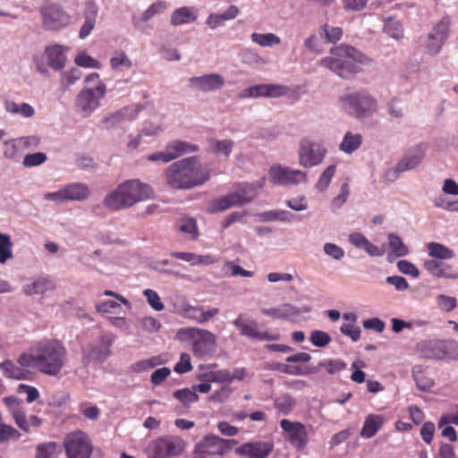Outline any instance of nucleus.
<instances>
[{
	"instance_id": "nucleus-1",
	"label": "nucleus",
	"mask_w": 458,
	"mask_h": 458,
	"mask_svg": "<svg viewBox=\"0 0 458 458\" xmlns=\"http://www.w3.org/2000/svg\"><path fill=\"white\" fill-rule=\"evenodd\" d=\"M66 360L67 352L64 344L58 340L46 339L38 342L30 352L21 354L17 362L55 377L63 369Z\"/></svg>"
},
{
	"instance_id": "nucleus-2",
	"label": "nucleus",
	"mask_w": 458,
	"mask_h": 458,
	"mask_svg": "<svg viewBox=\"0 0 458 458\" xmlns=\"http://www.w3.org/2000/svg\"><path fill=\"white\" fill-rule=\"evenodd\" d=\"M165 177L171 188L189 190L208 182L210 171L197 157H191L172 163L165 170Z\"/></svg>"
},
{
	"instance_id": "nucleus-3",
	"label": "nucleus",
	"mask_w": 458,
	"mask_h": 458,
	"mask_svg": "<svg viewBox=\"0 0 458 458\" xmlns=\"http://www.w3.org/2000/svg\"><path fill=\"white\" fill-rule=\"evenodd\" d=\"M371 63L362 53L348 45H340L330 50L329 55L321 58L318 65L328 69L343 79H349L360 71L361 65Z\"/></svg>"
},
{
	"instance_id": "nucleus-4",
	"label": "nucleus",
	"mask_w": 458,
	"mask_h": 458,
	"mask_svg": "<svg viewBox=\"0 0 458 458\" xmlns=\"http://www.w3.org/2000/svg\"><path fill=\"white\" fill-rule=\"evenodd\" d=\"M152 188L138 179L127 180L120 183L113 191L106 195L103 204L112 210L129 208L135 204L153 198Z\"/></svg>"
},
{
	"instance_id": "nucleus-5",
	"label": "nucleus",
	"mask_w": 458,
	"mask_h": 458,
	"mask_svg": "<svg viewBox=\"0 0 458 458\" xmlns=\"http://www.w3.org/2000/svg\"><path fill=\"white\" fill-rule=\"evenodd\" d=\"M83 84L74 98L73 109L81 117L89 118L101 106L107 87L95 72L84 77Z\"/></svg>"
},
{
	"instance_id": "nucleus-6",
	"label": "nucleus",
	"mask_w": 458,
	"mask_h": 458,
	"mask_svg": "<svg viewBox=\"0 0 458 458\" xmlns=\"http://www.w3.org/2000/svg\"><path fill=\"white\" fill-rule=\"evenodd\" d=\"M337 106L340 111L359 121L373 116L379 109L377 98L365 89L342 94L337 99Z\"/></svg>"
},
{
	"instance_id": "nucleus-7",
	"label": "nucleus",
	"mask_w": 458,
	"mask_h": 458,
	"mask_svg": "<svg viewBox=\"0 0 458 458\" xmlns=\"http://www.w3.org/2000/svg\"><path fill=\"white\" fill-rule=\"evenodd\" d=\"M266 183V178L261 177L255 182L240 184L233 191L215 199L209 206L210 212H221L232 207L243 206L251 202Z\"/></svg>"
},
{
	"instance_id": "nucleus-8",
	"label": "nucleus",
	"mask_w": 458,
	"mask_h": 458,
	"mask_svg": "<svg viewBox=\"0 0 458 458\" xmlns=\"http://www.w3.org/2000/svg\"><path fill=\"white\" fill-rule=\"evenodd\" d=\"M178 338L191 344V351L198 358L211 355L216 351V336L208 330L184 327L178 330Z\"/></svg>"
},
{
	"instance_id": "nucleus-9",
	"label": "nucleus",
	"mask_w": 458,
	"mask_h": 458,
	"mask_svg": "<svg viewBox=\"0 0 458 458\" xmlns=\"http://www.w3.org/2000/svg\"><path fill=\"white\" fill-rule=\"evenodd\" d=\"M67 458H90L93 451V444L89 436L76 429L66 434L63 442Z\"/></svg>"
},
{
	"instance_id": "nucleus-10",
	"label": "nucleus",
	"mask_w": 458,
	"mask_h": 458,
	"mask_svg": "<svg viewBox=\"0 0 458 458\" xmlns=\"http://www.w3.org/2000/svg\"><path fill=\"white\" fill-rule=\"evenodd\" d=\"M327 154V148L320 142L304 137L298 147V162L301 167L311 168L320 165Z\"/></svg>"
},
{
	"instance_id": "nucleus-11",
	"label": "nucleus",
	"mask_w": 458,
	"mask_h": 458,
	"mask_svg": "<svg viewBox=\"0 0 458 458\" xmlns=\"http://www.w3.org/2000/svg\"><path fill=\"white\" fill-rule=\"evenodd\" d=\"M269 181L276 185L293 186L307 182V173L276 164L268 169Z\"/></svg>"
},
{
	"instance_id": "nucleus-12",
	"label": "nucleus",
	"mask_w": 458,
	"mask_h": 458,
	"mask_svg": "<svg viewBox=\"0 0 458 458\" xmlns=\"http://www.w3.org/2000/svg\"><path fill=\"white\" fill-rule=\"evenodd\" d=\"M183 451L181 439L173 437H159L151 442L148 450V458H172Z\"/></svg>"
},
{
	"instance_id": "nucleus-13",
	"label": "nucleus",
	"mask_w": 458,
	"mask_h": 458,
	"mask_svg": "<svg viewBox=\"0 0 458 458\" xmlns=\"http://www.w3.org/2000/svg\"><path fill=\"white\" fill-rule=\"evenodd\" d=\"M39 144V138L37 136H26L11 139L4 141L2 153L5 159L12 162H19L22 153Z\"/></svg>"
},
{
	"instance_id": "nucleus-14",
	"label": "nucleus",
	"mask_w": 458,
	"mask_h": 458,
	"mask_svg": "<svg viewBox=\"0 0 458 458\" xmlns=\"http://www.w3.org/2000/svg\"><path fill=\"white\" fill-rule=\"evenodd\" d=\"M40 14L42 25L47 30H59L71 22L70 15L55 4L43 6Z\"/></svg>"
},
{
	"instance_id": "nucleus-15",
	"label": "nucleus",
	"mask_w": 458,
	"mask_h": 458,
	"mask_svg": "<svg viewBox=\"0 0 458 458\" xmlns=\"http://www.w3.org/2000/svg\"><path fill=\"white\" fill-rule=\"evenodd\" d=\"M142 110L140 105H131L117 111L106 114L100 123L103 129L112 131L120 127L125 122L136 119Z\"/></svg>"
},
{
	"instance_id": "nucleus-16",
	"label": "nucleus",
	"mask_w": 458,
	"mask_h": 458,
	"mask_svg": "<svg viewBox=\"0 0 458 458\" xmlns=\"http://www.w3.org/2000/svg\"><path fill=\"white\" fill-rule=\"evenodd\" d=\"M114 342L113 337L105 335H102L98 343L88 344L82 351V361L85 365L93 362L102 363L110 355V346Z\"/></svg>"
},
{
	"instance_id": "nucleus-17",
	"label": "nucleus",
	"mask_w": 458,
	"mask_h": 458,
	"mask_svg": "<svg viewBox=\"0 0 458 458\" xmlns=\"http://www.w3.org/2000/svg\"><path fill=\"white\" fill-rule=\"evenodd\" d=\"M450 22L447 19L439 21L428 33L424 47L430 55H437L449 36Z\"/></svg>"
},
{
	"instance_id": "nucleus-18",
	"label": "nucleus",
	"mask_w": 458,
	"mask_h": 458,
	"mask_svg": "<svg viewBox=\"0 0 458 458\" xmlns=\"http://www.w3.org/2000/svg\"><path fill=\"white\" fill-rule=\"evenodd\" d=\"M241 335L256 341H276L280 339L278 332L259 331L253 320L243 319L242 316L233 321Z\"/></svg>"
},
{
	"instance_id": "nucleus-19",
	"label": "nucleus",
	"mask_w": 458,
	"mask_h": 458,
	"mask_svg": "<svg viewBox=\"0 0 458 458\" xmlns=\"http://www.w3.org/2000/svg\"><path fill=\"white\" fill-rule=\"evenodd\" d=\"M287 93L284 86L276 84H258L242 89L239 98H278Z\"/></svg>"
},
{
	"instance_id": "nucleus-20",
	"label": "nucleus",
	"mask_w": 458,
	"mask_h": 458,
	"mask_svg": "<svg viewBox=\"0 0 458 458\" xmlns=\"http://www.w3.org/2000/svg\"><path fill=\"white\" fill-rule=\"evenodd\" d=\"M189 86L203 93L214 92L225 86V79L218 73H208L190 78Z\"/></svg>"
},
{
	"instance_id": "nucleus-21",
	"label": "nucleus",
	"mask_w": 458,
	"mask_h": 458,
	"mask_svg": "<svg viewBox=\"0 0 458 458\" xmlns=\"http://www.w3.org/2000/svg\"><path fill=\"white\" fill-rule=\"evenodd\" d=\"M274 449L271 441L247 442L235 449V454L244 458H267Z\"/></svg>"
},
{
	"instance_id": "nucleus-22",
	"label": "nucleus",
	"mask_w": 458,
	"mask_h": 458,
	"mask_svg": "<svg viewBox=\"0 0 458 458\" xmlns=\"http://www.w3.org/2000/svg\"><path fill=\"white\" fill-rule=\"evenodd\" d=\"M280 426L287 434V438L293 445L297 448H302L306 445L308 442V435L301 423L293 422L288 420H282Z\"/></svg>"
},
{
	"instance_id": "nucleus-23",
	"label": "nucleus",
	"mask_w": 458,
	"mask_h": 458,
	"mask_svg": "<svg viewBox=\"0 0 458 458\" xmlns=\"http://www.w3.org/2000/svg\"><path fill=\"white\" fill-rule=\"evenodd\" d=\"M228 445L226 441L216 436H207L196 445V453L199 455H223Z\"/></svg>"
},
{
	"instance_id": "nucleus-24",
	"label": "nucleus",
	"mask_w": 458,
	"mask_h": 458,
	"mask_svg": "<svg viewBox=\"0 0 458 458\" xmlns=\"http://www.w3.org/2000/svg\"><path fill=\"white\" fill-rule=\"evenodd\" d=\"M55 283L48 276H40L29 279L22 286L25 294L29 296L44 294L55 289Z\"/></svg>"
},
{
	"instance_id": "nucleus-25",
	"label": "nucleus",
	"mask_w": 458,
	"mask_h": 458,
	"mask_svg": "<svg viewBox=\"0 0 458 458\" xmlns=\"http://www.w3.org/2000/svg\"><path fill=\"white\" fill-rule=\"evenodd\" d=\"M69 50V47L58 44L47 47L45 55L47 57V65L55 71L63 70L67 62L66 53Z\"/></svg>"
},
{
	"instance_id": "nucleus-26",
	"label": "nucleus",
	"mask_w": 458,
	"mask_h": 458,
	"mask_svg": "<svg viewBox=\"0 0 458 458\" xmlns=\"http://www.w3.org/2000/svg\"><path fill=\"white\" fill-rule=\"evenodd\" d=\"M168 7V3L164 0H158L152 3L141 14L132 16L131 21L133 26L136 29L141 30L146 22L165 13Z\"/></svg>"
},
{
	"instance_id": "nucleus-27",
	"label": "nucleus",
	"mask_w": 458,
	"mask_h": 458,
	"mask_svg": "<svg viewBox=\"0 0 458 458\" xmlns=\"http://www.w3.org/2000/svg\"><path fill=\"white\" fill-rule=\"evenodd\" d=\"M198 17L199 10L195 6H181L172 12L170 23L174 27L191 24L195 22Z\"/></svg>"
},
{
	"instance_id": "nucleus-28",
	"label": "nucleus",
	"mask_w": 458,
	"mask_h": 458,
	"mask_svg": "<svg viewBox=\"0 0 458 458\" xmlns=\"http://www.w3.org/2000/svg\"><path fill=\"white\" fill-rule=\"evenodd\" d=\"M424 158V152L419 146L411 148L395 165L394 173L400 174L417 167Z\"/></svg>"
},
{
	"instance_id": "nucleus-29",
	"label": "nucleus",
	"mask_w": 458,
	"mask_h": 458,
	"mask_svg": "<svg viewBox=\"0 0 458 458\" xmlns=\"http://www.w3.org/2000/svg\"><path fill=\"white\" fill-rule=\"evenodd\" d=\"M240 13V10L236 5H230L224 13H212L206 21L205 24L212 30L223 26L227 21L235 19Z\"/></svg>"
},
{
	"instance_id": "nucleus-30",
	"label": "nucleus",
	"mask_w": 458,
	"mask_h": 458,
	"mask_svg": "<svg viewBox=\"0 0 458 458\" xmlns=\"http://www.w3.org/2000/svg\"><path fill=\"white\" fill-rule=\"evenodd\" d=\"M30 367L14 363L11 360H6L0 363V370L3 375L10 379L25 380L28 378Z\"/></svg>"
},
{
	"instance_id": "nucleus-31",
	"label": "nucleus",
	"mask_w": 458,
	"mask_h": 458,
	"mask_svg": "<svg viewBox=\"0 0 458 458\" xmlns=\"http://www.w3.org/2000/svg\"><path fill=\"white\" fill-rule=\"evenodd\" d=\"M171 256L188 262L191 266H208L217 261V259L212 255H199L192 252L174 251Z\"/></svg>"
},
{
	"instance_id": "nucleus-32",
	"label": "nucleus",
	"mask_w": 458,
	"mask_h": 458,
	"mask_svg": "<svg viewBox=\"0 0 458 458\" xmlns=\"http://www.w3.org/2000/svg\"><path fill=\"white\" fill-rule=\"evenodd\" d=\"M3 402L6 405L8 411L11 412L17 426L20 428H25V409L23 407V402L15 396L4 397Z\"/></svg>"
},
{
	"instance_id": "nucleus-33",
	"label": "nucleus",
	"mask_w": 458,
	"mask_h": 458,
	"mask_svg": "<svg viewBox=\"0 0 458 458\" xmlns=\"http://www.w3.org/2000/svg\"><path fill=\"white\" fill-rule=\"evenodd\" d=\"M98 13V9L97 5L93 3H88L84 12V22L79 31V38L81 39L86 38L94 30Z\"/></svg>"
},
{
	"instance_id": "nucleus-34",
	"label": "nucleus",
	"mask_w": 458,
	"mask_h": 458,
	"mask_svg": "<svg viewBox=\"0 0 458 458\" xmlns=\"http://www.w3.org/2000/svg\"><path fill=\"white\" fill-rule=\"evenodd\" d=\"M362 142L363 137L360 132L348 131L339 143V150L346 155H352L360 148Z\"/></svg>"
},
{
	"instance_id": "nucleus-35",
	"label": "nucleus",
	"mask_w": 458,
	"mask_h": 458,
	"mask_svg": "<svg viewBox=\"0 0 458 458\" xmlns=\"http://www.w3.org/2000/svg\"><path fill=\"white\" fill-rule=\"evenodd\" d=\"M424 268L432 276L438 278H449V279H456L458 278L457 273H453L451 271L450 266L445 265L436 259H428L424 261Z\"/></svg>"
},
{
	"instance_id": "nucleus-36",
	"label": "nucleus",
	"mask_w": 458,
	"mask_h": 458,
	"mask_svg": "<svg viewBox=\"0 0 458 458\" xmlns=\"http://www.w3.org/2000/svg\"><path fill=\"white\" fill-rule=\"evenodd\" d=\"M442 340H427L418 344V351L426 359L443 360Z\"/></svg>"
},
{
	"instance_id": "nucleus-37",
	"label": "nucleus",
	"mask_w": 458,
	"mask_h": 458,
	"mask_svg": "<svg viewBox=\"0 0 458 458\" xmlns=\"http://www.w3.org/2000/svg\"><path fill=\"white\" fill-rule=\"evenodd\" d=\"M170 161L176 159L185 154H190L198 150V147L187 141L173 140L165 146Z\"/></svg>"
},
{
	"instance_id": "nucleus-38",
	"label": "nucleus",
	"mask_w": 458,
	"mask_h": 458,
	"mask_svg": "<svg viewBox=\"0 0 458 458\" xmlns=\"http://www.w3.org/2000/svg\"><path fill=\"white\" fill-rule=\"evenodd\" d=\"M262 313L276 319H288L293 316L299 315L300 310L296 306L285 303L278 307L263 309Z\"/></svg>"
},
{
	"instance_id": "nucleus-39",
	"label": "nucleus",
	"mask_w": 458,
	"mask_h": 458,
	"mask_svg": "<svg viewBox=\"0 0 458 458\" xmlns=\"http://www.w3.org/2000/svg\"><path fill=\"white\" fill-rule=\"evenodd\" d=\"M384 424V419L380 415L369 414L366 417L362 428L360 430V436L363 438L373 437Z\"/></svg>"
},
{
	"instance_id": "nucleus-40",
	"label": "nucleus",
	"mask_w": 458,
	"mask_h": 458,
	"mask_svg": "<svg viewBox=\"0 0 458 458\" xmlns=\"http://www.w3.org/2000/svg\"><path fill=\"white\" fill-rule=\"evenodd\" d=\"M178 232L187 240H196L199 236L197 222L192 217H182L177 220Z\"/></svg>"
},
{
	"instance_id": "nucleus-41",
	"label": "nucleus",
	"mask_w": 458,
	"mask_h": 458,
	"mask_svg": "<svg viewBox=\"0 0 458 458\" xmlns=\"http://www.w3.org/2000/svg\"><path fill=\"white\" fill-rule=\"evenodd\" d=\"M388 240V259L391 257L401 258L405 257L409 254L408 246L403 242L400 236L395 233H389L387 235Z\"/></svg>"
},
{
	"instance_id": "nucleus-42",
	"label": "nucleus",
	"mask_w": 458,
	"mask_h": 458,
	"mask_svg": "<svg viewBox=\"0 0 458 458\" xmlns=\"http://www.w3.org/2000/svg\"><path fill=\"white\" fill-rule=\"evenodd\" d=\"M67 201H81L89 196V189L86 184L74 182L64 185Z\"/></svg>"
},
{
	"instance_id": "nucleus-43",
	"label": "nucleus",
	"mask_w": 458,
	"mask_h": 458,
	"mask_svg": "<svg viewBox=\"0 0 458 458\" xmlns=\"http://www.w3.org/2000/svg\"><path fill=\"white\" fill-rule=\"evenodd\" d=\"M73 62L78 68L99 70L103 66L100 61L89 55L86 50H78Z\"/></svg>"
},
{
	"instance_id": "nucleus-44",
	"label": "nucleus",
	"mask_w": 458,
	"mask_h": 458,
	"mask_svg": "<svg viewBox=\"0 0 458 458\" xmlns=\"http://www.w3.org/2000/svg\"><path fill=\"white\" fill-rule=\"evenodd\" d=\"M5 110L13 114H18L23 118H31L35 115L34 107L25 102L17 103L14 101H6L4 103Z\"/></svg>"
},
{
	"instance_id": "nucleus-45",
	"label": "nucleus",
	"mask_w": 458,
	"mask_h": 458,
	"mask_svg": "<svg viewBox=\"0 0 458 458\" xmlns=\"http://www.w3.org/2000/svg\"><path fill=\"white\" fill-rule=\"evenodd\" d=\"M427 250L428 255L434 259L446 260L454 257V252L453 250L439 242H428L427 244Z\"/></svg>"
},
{
	"instance_id": "nucleus-46",
	"label": "nucleus",
	"mask_w": 458,
	"mask_h": 458,
	"mask_svg": "<svg viewBox=\"0 0 458 458\" xmlns=\"http://www.w3.org/2000/svg\"><path fill=\"white\" fill-rule=\"evenodd\" d=\"M292 217L293 215L290 212L281 209L264 211L256 215L257 220L262 223L274 221L289 222Z\"/></svg>"
},
{
	"instance_id": "nucleus-47",
	"label": "nucleus",
	"mask_w": 458,
	"mask_h": 458,
	"mask_svg": "<svg viewBox=\"0 0 458 458\" xmlns=\"http://www.w3.org/2000/svg\"><path fill=\"white\" fill-rule=\"evenodd\" d=\"M82 72L77 66H72L60 73V83L64 88H70L82 78Z\"/></svg>"
},
{
	"instance_id": "nucleus-48",
	"label": "nucleus",
	"mask_w": 458,
	"mask_h": 458,
	"mask_svg": "<svg viewBox=\"0 0 458 458\" xmlns=\"http://www.w3.org/2000/svg\"><path fill=\"white\" fill-rule=\"evenodd\" d=\"M250 39L253 43L262 47H270L276 45H279L281 39L278 36L274 33H258L253 32L250 35Z\"/></svg>"
},
{
	"instance_id": "nucleus-49",
	"label": "nucleus",
	"mask_w": 458,
	"mask_h": 458,
	"mask_svg": "<svg viewBox=\"0 0 458 458\" xmlns=\"http://www.w3.org/2000/svg\"><path fill=\"white\" fill-rule=\"evenodd\" d=\"M335 172V165H330L325 168L315 183V189L319 192H324L329 187Z\"/></svg>"
},
{
	"instance_id": "nucleus-50",
	"label": "nucleus",
	"mask_w": 458,
	"mask_h": 458,
	"mask_svg": "<svg viewBox=\"0 0 458 458\" xmlns=\"http://www.w3.org/2000/svg\"><path fill=\"white\" fill-rule=\"evenodd\" d=\"M110 66L114 71H122L131 68L132 63L125 52L118 50L110 58Z\"/></svg>"
},
{
	"instance_id": "nucleus-51",
	"label": "nucleus",
	"mask_w": 458,
	"mask_h": 458,
	"mask_svg": "<svg viewBox=\"0 0 458 458\" xmlns=\"http://www.w3.org/2000/svg\"><path fill=\"white\" fill-rule=\"evenodd\" d=\"M139 328L148 334H155L161 328L160 321L152 316H144L137 319Z\"/></svg>"
},
{
	"instance_id": "nucleus-52",
	"label": "nucleus",
	"mask_w": 458,
	"mask_h": 458,
	"mask_svg": "<svg viewBox=\"0 0 458 458\" xmlns=\"http://www.w3.org/2000/svg\"><path fill=\"white\" fill-rule=\"evenodd\" d=\"M13 242L11 236L0 233V264H5L9 259H13Z\"/></svg>"
},
{
	"instance_id": "nucleus-53",
	"label": "nucleus",
	"mask_w": 458,
	"mask_h": 458,
	"mask_svg": "<svg viewBox=\"0 0 458 458\" xmlns=\"http://www.w3.org/2000/svg\"><path fill=\"white\" fill-rule=\"evenodd\" d=\"M384 31L389 37L399 39L403 36V28L399 21L394 18H388L385 21Z\"/></svg>"
},
{
	"instance_id": "nucleus-54",
	"label": "nucleus",
	"mask_w": 458,
	"mask_h": 458,
	"mask_svg": "<svg viewBox=\"0 0 458 458\" xmlns=\"http://www.w3.org/2000/svg\"><path fill=\"white\" fill-rule=\"evenodd\" d=\"M412 377L416 383L417 387L421 391H428L435 385V382L432 378L422 374L420 367H414L412 369Z\"/></svg>"
},
{
	"instance_id": "nucleus-55",
	"label": "nucleus",
	"mask_w": 458,
	"mask_h": 458,
	"mask_svg": "<svg viewBox=\"0 0 458 458\" xmlns=\"http://www.w3.org/2000/svg\"><path fill=\"white\" fill-rule=\"evenodd\" d=\"M58 445L55 442H47L38 445L35 458H55L57 454Z\"/></svg>"
},
{
	"instance_id": "nucleus-56",
	"label": "nucleus",
	"mask_w": 458,
	"mask_h": 458,
	"mask_svg": "<svg viewBox=\"0 0 458 458\" xmlns=\"http://www.w3.org/2000/svg\"><path fill=\"white\" fill-rule=\"evenodd\" d=\"M174 397L180 401L183 405H190L199 401V395L193 388H183L174 393Z\"/></svg>"
},
{
	"instance_id": "nucleus-57",
	"label": "nucleus",
	"mask_w": 458,
	"mask_h": 458,
	"mask_svg": "<svg viewBox=\"0 0 458 458\" xmlns=\"http://www.w3.org/2000/svg\"><path fill=\"white\" fill-rule=\"evenodd\" d=\"M350 195V186L348 182L342 183L340 187V192L331 200V208L335 212L340 209L344 204L347 201Z\"/></svg>"
},
{
	"instance_id": "nucleus-58",
	"label": "nucleus",
	"mask_w": 458,
	"mask_h": 458,
	"mask_svg": "<svg viewBox=\"0 0 458 458\" xmlns=\"http://www.w3.org/2000/svg\"><path fill=\"white\" fill-rule=\"evenodd\" d=\"M233 142L229 140H216L210 146L211 151L218 156L228 157L232 153Z\"/></svg>"
},
{
	"instance_id": "nucleus-59",
	"label": "nucleus",
	"mask_w": 458,
	"mask_h": 458,
	"mask_svg": "<svg viewBox=\"0 0 458 458\" xmlns=\"http://www.w3.org/2000/svg\"><path fill=\"white\" fill-rule=\"evenodd\" d=\"M47 160V157L44 152H35L27 154L23 157L22 165L26 168L39 166Z\"/></svg>"
},
{
	"instance_id": "nucleus-60",
	"label": "nucleus",
	"mask_w": 458,
	"mask_h": 458,
	"mask_svg": "<svg viewBox=\"0 0 458 458\" xmlns=\"http://www.w3.org/2000/svg\"><path fill=\"white\" fill-rule=\"evenodd\" d=\"M320 36L325 38L327 42L335 43L342 38L343 30L340 27L325 24L320 30Z\"/></svg>"
},
{
	"instance_id": "nucleus-61",
	"label": "nucleus",
	"mask_w": 458,
	"mask_h": 458,
	"mask_svg": "<svg viewBox=\"0 0 458 458\" xmlns=\"http://www.w3.org/2000/svg\"><path fill=\"white\" fill-rule=\"evenodd\" d=\"M324 253L335 261H340L344 259L345 252L344 250L339 245L333 242H326L323 245Z\"/></svg>"
},
{
	"instance_id": "nucleus-62",
	"label": "nucleus",
	"mask_w": 458,
	"mask_h": 458,
	"mask_svg": "<svg viewBox=\"0 0 458 458\" xmlns=\"http://www.w3.org/2000/svg\"><path fill=\"white\" fill-rule=\"evenodd\" d=\"M443 360H458V342L455 340H442Z\"/></svg>"
},
{
	"instance_id": "nucleus-63",
	"label": "nucleus",
	"mask_w": 458,
	"mask_h": 458,
	"mask_svg": "<svg viewBox=\"0 0 458 458\" xmlns=\"http://www.w3.org/2000/svg\"><path fill=\"white\" fill-rule=\"evenodd\" d=\"M143 295L145 296L148 305L156 311H161L164 310L165 306L159 297L158 293L152 289H145L143 291Z\"/></svg>"
},
{
	"instance_id": "nucleus-64",
	"label": "nucleus",
	"mask_w": 458,
	"mask_h": 458,
	"mask_svg": "<svg viewBox=\"0 0 458 458\" xmlns=\"http://www.w3.org/2000/svg\"><path fill=\"white\" fill-rule=\"evenodd\" d=\"M310 340L316 347H324L331 342V336L325 331L315 330L311 332Z\"/></svg>"
}]
</instances>
